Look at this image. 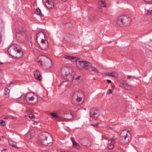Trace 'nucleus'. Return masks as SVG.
<instances>
[{"mask_svg": "<svg viewBox=\"0 0 152 152\" xmlns=\"http://www.w3.org/2000/svg\"><path fill=\"white\" fill-rule=\"evenodd\" d=\"M36 14L38 15L41 17L43 16V15L41 12V11L39 8H37L36 9Z\"/></svg>", "mask_w": 152, "mask_h": 152, "instance_id": "18", "label": "nucleus"}, {"mask_svg": "<svg viewBox=\"0 0 152 152\" xmlns=\"http://www.w3.org/2000/svg\"><path fill=\"white\" fill-rule=\"evenodd\" d=\"M116 139L115 138H112L109 139L108 140V144L107 145V148L111 150L114 148V145L116 142Z\"/></svg>", "mask_w": 152, "mask_h": 152, "instance_id": "11", "label": "nucleus"}, {"mask_svg": "<svg viewBox=\"0 0 152 152\" xmlns=\"http://www.w3.org/2000/svg\"><path fill=\"white\" fill-rule=\"evenodd\" d=\"M61 72L64 75L65 78L67 79L68 81H72L73 77L71 75V69L68 67H65L61 69Z\"/></svg>", "mask_w": 152, "mask_h": 152, "instance_id": "7", "label": "nucleus"}, {"mask_svg": "<svg viewBox=\"0 0 152 152\" xmlns=\"http://www.w3.org/2000/svg\"><path fill=\"white\" fill-rule=\"evenodd\" d=\"M146 14H148L149 15H152V8H150V10H145V12Z\"/></svg>", "mask_w": 152, "mask_h": 152, "instance_id": "24", "label": "nucleus"}, {"mask_svg": "<svg viewBox=\"0 0 152 152\" xmlns=\"http://www.w3.org/2000/svg\"><path fill=\"white\" fill-rule=\"evenodd\" d=\"M89 115L90 118L93 117L95 118H97L100 115V112L99 110L95 107H93L90 109Z\"/></svg>", "mask_w": 152, "mask_h": 152, "instance_id": "9", "label": "nucleus"}, {"mask_svg": "<svg viewBox=\"0 0 152 152\" xmlns=\"http://www.w3.org/2000/svg\"><path fill=\"white\" fill-rule=\"evenodd\" d=\"M34 77L38 80L41 81V79L40 78L41 75L39 72V71L38 69H37L34 74Z\"/></svg>", "mask_w": 152, "mask_h": 152, "instance_id": "13", "label": "nucleus"}, {"mask_svg": "<svg viewBox=\"0 0 152 152\" xmlns=\"http://www.w3.org/2000/svg\"><path fill=\"white\" fill-rule=\"evenodd\" d=\"M144 0L145 2H149L150 1V0Z\"/></svg>", "mask_w": 152, "mask_h": 152, "instance_id": "42", "label": "nucleus"}, {"mask_svg": "<svg viewBox=\"0 0 152 152\" xmlns=\"http://www.w3.org/2000/svg\"><path fill=\"white\" fill-rule=\"evenodd\" d=\"M34 99V98L33 97V96H31L30 97H29L28 99L29 100H30L32 101Z\"/></svg>", "mask_w": 152, "mask_h": 152, "instance_id": "33", "label": "nucleus"}, {"mask_svg": "<svg viewBox=\"0 0 152 152\" xmlns=\"http://www.w3.org/2000/svg\"><path fill=\"white\" fill-rule=\"evenodd\" d=\"M91 126H93L94 127H98L99 126V124L98 123H96L95 124H91Z\"/></svg>", "mask_w": 152, "mask_h": 152, "instance_id": "29", "label": "nucleus"}, {"mask_svg": "<svg viewBox=\"0 0 152 152\" xmlns=\"http://www.w3.org/2000/svg\"><path fill=\"white\" fill-rule=\"evenodd\" d=\"M18 34H19V33L17 35H18Z\"/></svg>", "mask_w": 152, "mask_h": 152, "instance_id": "48", "label": "nucleus"}, {"mask_svg": "<svg viewBox=\"0 0 152 152\" xmlns=\"http://www.w3.org/2000/svg\"><path fill=\"white\" fill-rule=\"evenodd\" d=\"M12 83V82H10V83H9V84L8 85V86H8V87H9L10 86V85Z\"/></svg>", "mask_w": 152, "mask_h": 152, "instance_id": "40", "label": "nucleus"}, {"mask_svg": "<svg viewBox=\"0 0 152 152\" xmlns=\"http://www.w3.org/2000/svg\"><path fill=\"white\" fill-rule=\"evenodd\" d=\"M64 152H68V151L67 150H66L64 151Z\"/></svg>", "mask_w": 152, "mask_h": 152, "instance_id": "44", "label": "nucleus"}, {"mask_svg": "<svg viewBox=\"0 0 152 152\" xmlns=\"http://www.w3.org/2000/svg\"><path fill=\"white\" fill-rule=\"evenodd\" d=\"M50 115L54 118L55 119L58 121H63L62 118L60 117L59 116L57 115L56 113H50Z\"/></svg>", "mask_w": 152, "mask_h": 152, "instance_id": "14", "label": "nucleus"}, {"mask_svg": "<svg viewBox=\"0 0 152 152\" xmlns=\"http://www.w3.org/2000/svg\"><path fill=\"white\" fill-rule=\"evenodd\" d=\"M71 140H72L73 146H75L76 147L78 148L79 146V145L75 141L74 139L72 137H71Z\"/></svg>", "mask_w": 152, "mask_h": 152, "instance_id": "19", "label": "nucleus"}, {"mask_svg": "<svg viewBox=\"0 0 152 152\" xmlns=\"http://www.w3.org/2000/svg\"><path fill=\"white\" fill-rule=\"evenodd\" d=\"M5 123V122L3 120H0V124L2 126H4V125L3 124Z\"/></svg>", "mask_w": 152, "mask_h": 152, "instance_id": "31", "label": "nucleus"}, {"mask_svg": "<svg viewBox=\"0 0 152 152\" xmlns=\"http://www.w3.org/2000/svg\"><path fill=\"white\" fill-rule=\"evenodd\" d=\"M4 118L5 119H8V118L7 117H4Z\"/></svg>", "mask_w": 152, "mask_h": 152, "instance_id": "41", "label": "nucleus"}, {"mask_svg": "<svg viewBox=\"0 0 152 152\" xmlns=\"http://www.w3.org/2000/svg\"><path fill=\"white\" fill-rule=\"evenodd\" d=\"M7 150V148H4L1 150V151H6Z\"/></svg>", "mask_w": 152, "mask_h": 152, "instance_id": "37", "label": "nucleus"}, {"mask_svg": "<svg viewBox=\"0 0 152 152\" xmlns=\"http://www.w3.org/2000/svg\"><path fill=\"white\" fill-rule=\"evenodd\" d=\"M69 116H64V118L66 119L71 120L73 117L72 114L71 113H70Z\"/></svg>", "mask_w": 152, "mask_h": 152, "instance_id": "23", "label": "nucleus"}, {"mask_svg": "<svg viewBox=\"0 0 152 152\" xmlns=\"http://www.w3.org/2000/svg\"><path fill=\"white\" fill-rule=\"evenodd\" d=\"M39 141L44 145L50 146L52 144L53 139L48 133L43 132L40 134Z\"/></svg>", "mask_w": 152, "mask_h": 152, "instance_id": "2", "label": "nucleus"}, {"mask_svg": "<svg viewBox=\"0 0 152 152\" xmlns=\"http://www.w3.org/2000/svg\"><path fill=\"white\" fill-rule=\"evenodd\" d=\"M35 134L34 131L33 130H31L27 133V137L29 139H31L34 136Z\"/></svg>", "mask_w": 152, "mask_h": 152, "instance_id": "15", "label": "nucleus"}, {"mask_svg": "<svg viewBox=\"0 0 152 152\" xmlns=\"http://www.w3.org/2000/svg\"><path fill=\"white\" fill-rule=\"evenodd\" d=\"M7 50L9 55L14 57L19 58L21 57L23 55V53L21 50L15 46L12 45L10 46Z\"/></svg>", "mask_w": 152, "mask_h": 152, "instance_id": "4", "label": "nucleus"}, {"mask_svg": "<svg viewBox=\"0 0 152 152\" xmlns=\"http://www.w3.org/2000/svg\"><path fill=\"white\" fill-rule=\"evenodd\" d=\"M79 142L81 144L85 146H88L90 145V141L87 137H85L80 139Z\"/></svg>", "mask_w": 152, "mask_h": 152, "instance_id": "10", "label": "nucleus"}, {"mask_svg": "<svg viewBox=\"0 0 152 152\" xmlns=\"http://www.w3.org/2000/svg\"><path fill=\"white\" fill-rule=\"evenodd\" d=\"M1 140V138H0V140Z\"/></svg>", "mask_w": 152, "mask_h": 152, "instance_id": "50", "label": "nucleus"}, {"mask_svg": "<svg viewBox=\"0 0 152 152\" xmlns=\"http://www.w3.org/2000/svg\"><path fill=\"white\" fill-rule=\"evenodd\" d=\"M29 117L30 118L33 119L35 117L34 115H33L32 114H30L29 116Z\"/></svg>", "mask_w": 152, "mask_h": 152, "instance_id": "27", "label": "nucleus"}, {"mask_svg": "<svg viewBox=\"0 0 152 152\" xmlns=\"http://www.w3.org/2000/svg\"><path fill=\"white\" fill-rule=\"evenodd\" d=\"M26 96H27V95H26L25 96V97L23 99V100H24V101H27V99H26Z\"/></svg>", "mask_w": 152, "mask_h": 152, "instance_id": "36", "label": "nucleus"}, {"mask_svg": "<svg viewBox=\"0 0 152 152\" xmlns=\"http://www.w3.org/2000/svg\"><path fill=\"white\" fill-rule=\"evenodd\" d=\"M63 57L66 59H69L72 61L73 62H75V61L77 59V58L74 56H68L66 55H64L63 56Z\"/></svg>", "mask_w": 152, "mask_h": 152, "instance_id": "16", "label": "nucleus"}, {"mask_svg": "<svg viewBox=\"0 0 152 152\" xmlns=\"http://www.w3.org/2000/svg\"><path fill=\"white\" fill-rule=\"evenodd\" d=\"M18 34H19V33L17 35H18Z\"/></svg>", "mask_w": 152, "mask_h": 152, "instance_id": "49", "label": "nucleus"}, {"mask_svg": "<svg viewBox=\"0 0 152 152\" xmlns=\"http://www.w3.org/2000/svg\"><path fill=\"white\" fill-rule=\"evenodd\" d=\"M12 119H15V118L13 116H12Z\"/></svg>", "mask_w": 152, "mask_h": 152, "instance_id": "43", "label": "nucleus"}, {"mask_svg": "<svg viewBox=\"0 0 152 152\" xmlns=\"http://www.w3.org/2000/svg\"><path fill=\"white\" fill-rule=\"evenodd\" d=\"M77 92V98L76 99V100L77 102H79L81 101L82 98L84 96V95L82 91H78Z\"/></svg>", "mask_w": 152, "mask_h": 152, "instance_id": "12", "label": "nucleus"}, {"mask_svg": "<svg viewBox=\"0 0 152 152\" xmlns=\"http://www.w3.org/2000/svg\"><path fill=\"white\" fill-rule=\"evenodd\" d=\"M80 76H79L77 78H75V79L76 80H78L80 79Z\"/></svg>", "mask_w": 152, "mask_h": 152, "instance_id": "35", "label": "nucleus"}, {"mask_svg": "<svg viewBox=\"0 0 152 152\" xmlns=\"http://www.w3.org/2000/svg\"><path fill=\"white\" fill-rule=\"evenodd\" d=\"M1 137H4V136H1Z\"/></svg>", "mask_w": 152, "mask_h": 152, "instance_id": "47", "label": "nucleus"}, {"mask_svg": "<svg viewBox=\"0 0 152 152\" xmlns=\"http://www.w3.org/2000/svg\"><path fill=\"white\" fill-rule=\"evenodd\" d=\"M113 77H115V78H117L118 76V74L117 72H113Z\"/></svg>", "mask_w": 152, "mask_h": 152, "instance_id": "26", "label": "nucleus"}, {"mask_svg": "<svg viewBox=\"0 0 152 152\" xmlns=\"http://www.w3.org/2000/svg\"><path fill=\"white\" fill-rule=\"evenodd\" d=\"M99 4L102 7H106V5L105 4V1H100L99 2Z\"/></svg>", "mask_w": 152, "mask_h": 152, "instance_id": "21", "label": "nucleus"}, {"mask_svg": "<svg viewBox=\"0 0 152 152\" xmlns=\"http://www.w3.org/2000/svg\"><path fill=\"white\" fill-rule=\"evenodd\" d=\"M98 11L102 12V9L101 7H99L97 10Z\"/></svg>", "mask_w": 152, "mask_h": 152, "instance_id": "32", "label": "nucleus"}, {"mask_svg": "<svg viewBox=\"0 0 152 152\" xmlns=\"http://www.w3.org/2000/svg\"><path fill=\"white\" fill-rule=\"evenodd\" d=\"M123 87L126 90H129V87L127 83H124L123 84Z\"/></svg>", "mask_w": 152, "mask_h": 152, "instance_id": "25", "label": "nucleus"}, {"mask_svg": "<svg viewBox=\"0 0 152 152\" xmlns=\"http://www.w3.org/2000/svg\"><path fill=\"white\" fill-rule=\"evenodd\" d=\"M113 92L112 90L111 89H109L108 90V91L107 92V94H111Z\"/></svg>", "mask_w": 152, "mask_h": 152, "instance_id": "28", "label": "nucleus"}, {"mask_svg": "<svg viewBox=\"0 0 152 152\" xmlns=\"http://www.w3.org/2000/svg\"><path fill=\"white\" fill-rule=\"evenodd\" d=\"M70 113H71L69 112H66L65 113H63V114H62V115L64 116H65V114L68 115H69Z\"/></svg>", "mask_w": 152, "mask_h": 152, "instance_id": "30", "label": "nucleus"}, {"mask_svg": "<svg viewBox=\"0 0 152 152\" xmlns=\"http://www.w3.org/2000/svg\"><path fill=\"white\" fill-rule=\"evenodd\" d=\"M131 22V18L126 15L119 17L116 20L117 25L119 26H128L129 25Z\"/></svg>", "mask_w": 152, "mask_h": 152, "instance_id": "6", "label": "nucleus"}, {"mask_svg": "<svg viewBox=\"0 0 152 152\" xmlns=\"http://www.w3.org/2000/svg\"><path fill=\"white\" fill-rule=\"evenodd\" d=\"M42 64L46 69L50 68L52 66L51 60L45 56H42L41 59Z\"/></svg>", "mask_w": 152, "mask_h": 152, "instance_id": "8", "label": "nucleus"}, {"mask_svg": "<svg viewBox=\"0 0 152 152\" xmlns=\"http://www.w3.org/2000/svg\"><path fill=\"white\" fill-rule=\"evenodd\" d=\"M45 5L48 8L51 9L53 7V4L52 2H50L49 0H47L45 3Z\"/></svg>", "mask_w": 152, "mask_h": 152, "instance_id": "17", "label": "nucleus"}, {"mask_svg": "<svg viewBox=\"0 0 152 152\" xmlns=\"http://www.w3.org/2000/svg\"><path fill=\"white\" fill-rule=\"evenodd\" d=\"M120 141L123 144H126L129 142L132 139L131 134L126 130L122 131L120 134Z\"/></svg>", "mask_w": 152, "mask_h": 152, "instance_id": "5", "label": "nucleus"}, {"mask_svg": "<svg viewBox=\"0 0 152 152\" xmlns=\"http://www.w3.org/2000/svg\"><path fill=\"white\" fill-rule=\"evenodd\" d=\"M107 74L108 75H109L110 76H111V77H113V72L112 73H108Z\"/></svg>", "mask_w": 152, "mask_h": 152, "instance_id": "34", "label": "nucleus"}, {"mask_svg": "<svg viewBox=\"0 0 152 152\" xmlns=\"http://www.w3.org/2000/svg\"><path fill=\"white\" fill-rule=\"evenodd\" d=\"M8 142L9 145H10L12 146L15 148H18V147L16 145L14 144V143H15V142L12 140H9V141Z\"/></svg>", "mask_w": 152, "mask_h": 152, "instance_id": "20", "label": "nucleus"}, {"mask_svg": "<svg viewBox=\"0 0 152 152\" xmlns=\"http://www.w3.org/2000/svg\"><path fill=\"white\" fill-rule=\"evenodd\" d=\"M3 64V63L0 62V64Z\"/></svg>", "mask_w": 152, "mask_h": 152, "instance_id": "46", "label": "nucleus"}, {"mask_svg": "<svg viewBox=\"0 0 152 152\" xmlns=\"http://www.w3.org/2000/svg\"><path fill=\"white\" fill-rule=\"evenodd\" d=\"M132 77V76H127V79H129Z\"/></svg>", "mask_w": 152, "mask_h": 152, "instance_id": "39", "label": "nucleus"}, {"mask_svg": "<svg viewBox=\"0 0 152 152\" xmlns=\"http://www.w3.org/2000/svg\"><path fill=\"white\" fill-rule=\"evenodd\" d=\"M58 152H64V151H59Z\"/></svg>", "mask_w": 152, "mask_h": 152, "instance_id": "45", "label": "nucleus"}, {"mask_svg": "<svg viewBox=\"0 0 152 152\" xmlns=\"http://www.w3.org/2000/svg\"><path fill=\"white\" fill-rule=\"evenodd\" d=\"M79 58H77L75 61L77 66L80 69L85 68L89 71H94L98 73V70L94 67L92 66V64L86 61H80Z\"/></svg>", "mask_w": 152, "mask_h": 152, "instance_id": "1", "label": "nucleus"}, {"mask_svg": "<svg viewBox=\"0 0 152 152\" xmlns=\"http://www.w3.org/2000/svg\"><path fill=\"white\" fill-rule=\"evenodd\" d=\"M10 92V90L8 88H6L4 90V94H5V95H9V94Z\"/></svg>", "mask_w": 152, "mask_h": 152, "instance_id": "22", "label": "nucleus"}, {"mask_svg": "<svg viewBox=\"0 0 152 152\" xmlns=\"http://www.w3.org/2000/svg\"><path fill=\"white\" fill-rule=\"evenodd\" d=\"M107 81L109 83H111V80H107Z\"/></svg>", "mask_w": 152, "mask_h": 152, "instance_id": "38", "label": "nucleus"}, {"mask_svg": "<svg viewBox=\"0 0 152 152\" xmlns=\"http://www.w3.org/2000/svg\"><path fill=\"white\" fill-rule=\"evenodd\" d=\"M43 37L45 38V35L44 32H39L37 35L36 40L40 48L43 50H45L48 48V43L47 41H45L41 38Z\"/></svg>", "mask_w": 152, "mask_h": 152, "instance_id": "3", "label": "nucleus"}]
</instances>
